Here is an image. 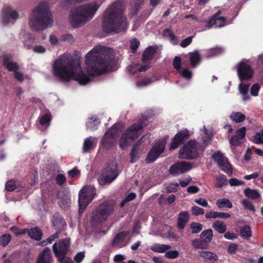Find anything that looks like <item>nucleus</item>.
Segmentation results:
<instances>
[{"label":"nucleus","instance_id":"nucleus-49","mask_svg":"<svg viewBox=\"0 0 263 263\" xmlns=\"http://www.w3.org/2000/svg\"><path fill=\"white\" fill-rule=\"evenodd\" d=\"M190 228L192 233H198L202 229L203 226L200 223L193 222L191 224Z\"/></svg>","mask_w":263,"mask_h":263},{"label":"nucleus","instance_id":"nucleus-46","mask_svg":"<svg viewBox=\"0 0 263 263\" xmlns=\"http://www.w3.org/2000/svg\"><path fill=\"white\" fill-rule=\"evenodd\" d=\"M59 232H57L51 236L47 238L44 241H42L40 243V245L43 246L47 245L48 243H52L55 239H57L59 237Z\"/></svg>","mask_w":263,"mask_h":263},{"label":"nucleus","instance_id":"nucleus-4","mask_svg":"<svg viewBox=\"0 0 263 263\" xmlns=\"http://www.w3.org/2000/svg\"><path fill=\"white\" fill-rule=\"evenodd\" d=\"M99 7L97 3H91L72 10L68 16V22L72 28H80L93 18Z\"/></svg>","mask_w":263,"mask_h":263},{"label":"nucleus","instance_id":"nucleus-18","mask_svg":"<svg viewBox=\"0 0 263 263\" xmlns=\"http://www.w3.org/2000/svg\"><path fill=\"white\" fill-rule=\"evenodd\" d=\"M145 125L143 122H139L132 125L125 132L129 138L134 140L137 138L141 133V130Z\"/></svg>","mask_w":263,"mask_h":263},{"label":"nucleus","instance_id":"nucleus-43","mask_svg":"<svg viewBox=\"0 0 263 263\" xmlns=\"http://www.w3.org/2000/svg\"><path fill=\"white\" fill-rule=\"evenodd\" d=\"M216 205L218 207L221 208L223 207H227L228 208H232V204L231 201L227 198H222L218 199L216 201Z\"/></svg>","mask_w":263,"mask_h":263},{"label":"nucleus","instance_id":"nucleus-36","mask_svg":"<svg viewBox=\"0 0 263 263\" xmlns=\"http://www.w3.org/2000/svg\"><path fill=\"white\" fill-rule=\"evenodd\" d=\"M190 62L192 67H195L200 62V55L197 50L190 53Z\"/></svg>","mask_w":263,"mask_h":263},{"label":"nucleus","instance_id":"nucleus-23","mask_svg":"<svg viewBox=\"0 0 263 263\" xmlns=\"http://www.w3.org/2000/svg\"><path fill=\"white\" fill-rule=\"evenodd\" d=\"M3 64L10 71H15L18 69V65L16 63L11 61L10 56L5 55L3 57Z\"/></svg>","mask_w":263,"mask_h":263},{"label":"nucleus","instance_id":"nucleus-35","mask_svg":"<svg viewBox=\"0 0 263 263\" xmlns=\"http://www.w3.org/2000/svg\"><path fill=\"white\" fill-rule=\"evenodd\" d=\"M28 235L36 240H40L42 237V233L37 228L30 229L28 231Z\"/></svg>","mask_w":263,"mask_h":263},{"label":"nucleus","instance_id":"nucleus-59","mask_svg":"<svg viewBox=\"0 0 263 263\" xmlns=\"http://www.w3.org/2000/svg\"><path fill=\"white\" fill-rule=\"evenodd\" d=\"M229 183L231 186L242 185L245 184V182L240 181L235 178H231L229 181Z\"/></svg>","mask_w":263,"mask_h":263},{"label":"nucleus","instance_id":"nucleus-40","mask_svg":"<svg viewBox=\"0 0 263 263\" xmlns=\"http://www.w3.org/2000/svg\"><path fill=\"white\" fill-rule=\"evenodd\" d=\"M230 118L236 123H240L245 120L246 116L239 112H232L230 115Z\"/></svg>","mask_w":263,"mask_h":263},{"label":"nucleus","instance_id":"nucleus-56","mask_svg":"<svg viewBox=\"0 0 263 263\" xmlns=\"http://www.w3.org/2000/svg\"><path fill=\"white\" fill-rule=\"evenodd\" d=\"M138 67H139L138 64H133L127 67L126 70L128 73L134 74L138 71Z\"/></svg>","mask_w":263,"mask_h":263},{"label":"nucleus","instance_id":"nucleus-63","mask_svg":"<svg viewBox=\"0 0 263 263\" xmlns=\"http://www.w3.org/2000/svg\"><path fill=\"white\" fill-rule=\"evenodd\" d=\"M55 180L58 184L62 185L66 182V179L64 175L60 174L57 176Z\"/></svg>","mask_w":263,"mask_h":263},{"label":"nucleus","instance_id":"nucleus-27","mask_svg":"<svg viewBox=\"0 0 263 263\" xmlns=\"http://www.w3.org/2000/svg\"><path fill=\"white\" fill-rule=\"evenodd\" d=\"M246 197L252 200H257L260 198L261 195L257 190L251 189L249 187L243 191Z\"/></svg>","mask_w":263,"mask_h":263},{"label":"nucleus","instance_id":"nucleus-19","mask_svg":"<svg viewBox=\"0 0 263 263\" xmlns=\"http://www.w3.org/2000/svg\"><path fill=\"white\" fill-rule=\"evenodd\" d=\"M246 133V127H242L237 130V134L233 136L230 140V143L232 148L241 145V140L245 137Z\"/></svg>","mask_w":263,"mask_h":263},{"label":"nucleus","instance_id":"nucleus-62","mask_svg":"<svg viewBox=\"0 0 263 263\" xmlns=\"http://www.w3.org/2000/svg\"><path fill=\"white\" fill-rule=\"evenodd\" d=\"M62 41L67 43H73L74 41V37L70 34H66L61 36Z\"/></svg>","mask_w":263,"mask_h":263},{"label":"nucleus","instance_id":"nucleus-10","mask_svg":"<svg viewBox=\"0 0 263 263\" xmlns=\"http://www.w3.org/2000/svg\"><path fill=\"white\" fill-rule=\"evenodd\" d=\"M198 156L197 143L190 140L182 146L178 153V157L181 159L192 160Z\"/></svg>","mask_w":263,"mask_h":263},{"label":"nucleus","instance_id":"nucleus-22","mask_svg":"<svg viewBox=\"0 0 263 263\" xmlns=\"http://www.w3.org/2000/svg\"><path fill=\"white\" fill-rule=\"evenodd\" d=\"M128 234V232L126 231L122 232L117 234L112 240V246L119 248L125 246L126 243L125 242V239Z\"/></svg>","mask_w":263,"mask_h":263},{"label":"nucleus","instance_id":"nucleus-29","mask_svg":"<svg viewBox=\"0 0 263 263\" xmlns=\"http://www.w3.org/2000/svg\"><path fill=\"white\" fill-rule=\"evenodd\" d=\"M189 213L187 212H181L179 214L177 221L178 227L180 229H183L189 220Z\"/></svg>","mask_w":263,"mask_h":263},{"label":"nucleus","instance_id":"nucleus-50","mask_svg":"<svg viewBox=\"0 0 263 263\" xmlns=\"http://www.w3.org/2000/svg\"><path fill=\"white\" fill-rule=\"evenodd\" d=\"M151 83L152 80L150 78H145L140 81H137L136 83V85L137 87L141 88L149 85Z\"/></svg>","mask_w":263,"mask_h":263},{"label":"nucleus","instance_id":"nucleus-8","mask_svg":"<svg viewBox=\"0 0 263 263\" xmlns=\"http://www.w3.org/2000/svg\"><path fill=\"white\" fill-rule=\"evenodd\" d=\"M119 174L116 163L112 162L102 170V173L98 178V181L101 185L110 183L118 177Z\"/></svg>","mask_w":263,"mask_h":263},{"label":"nucleus","instance_id":"nucleus-5","mask_svg":"<svg viewBox=\"0 0 263 263\" xmlns=\"http://www.w3.org/2000/svg\"><path fill=\"white\" fill-rule=\"evenodd\" d=\"M47 3H40L33 10L29 20V25L32 30H40L51 26L52 20Z\"/></svg>","mask_w":263,"mask_h":263},{"label":"nucleus","instance_id":"nucleus-53","mask_svg":"<svg viewBox=\"0 0 263 263\" xmlns=\"http://www.w3.org/2000/svg\"><path fill=\"white\" fill-rule=\"evenodd\" d=\"M221 13L220 11H218L217 13L214 14L213 16V18H216L218 21H219L220 24L219 25H218V27L220 28L225 25V21L226 18L224 17H220L219 16V15Z\"/></svg>","mask_w":263,"mask_h":263},{"label":"nucleus","instance_id":"nucleus-6","mask_svg":"<svg viewBox=\"0 0 263 263\" xmlns=\"http://www.w3.org/2000/svg\"><path fill=\"white\" fill-rule=\"evenodd\" d=\"M114 211V205L110 202H104L98 205L92 212L91 223L93 225L106 221Z\"/></svg>","mask_w":263,"mask_h":263},{"label":"nucleus","instance_id":"nucleus-44","mask_svg":"<svg viewBox=\"0 0 263 263\" xmlns=\"http://www.w3.org/2000/svg\"><path fill=\"white\" fill-rule=\"evenodd\" d=\"M144 0H133L132 11L134 14H136L143 4Z\"/></svg>","mask_w":263,"mask_h":263},{"label":"nucleus","instance_id":"nucleus-16","mask_svg":"<svg viewBox=\"0 0 263 263\" xmlns=\"http://www.w3.org/2000/svg\"><path fill=\"white\" fill-rule=\"evenodd\" d=\"M70 245L69 238H65L54 243L52 246V250L57 257L65 255L69 251Z\"/></svg>","mask_w":263,"mask_h":263},{"label":"nucleus","instance_id":"nucleus-41","mask_svg":"<svg viewBox=\"0 0 263 263\" xmlns=\"http://www.w3.org/2000/svg\"><path fill=\"white\" fill-rule=\"evenodd\" d=\"M19 186V183L14 180H10L5 184V189L9 192L13 191Z\"/></svg>","mask_w":263,"mask_h":263},{"label":"nucleus","instance_id":"nucleus-31","mask_svg":"<svg viewBox=\"0 0 263 263\" xmlns=\"http://www.w3.org/2000/svg\"><path fill=\"white\" fill-rule=\"evenodd\" d=\"M132 138H129L126 133H124L121 135L119 140V146L122 149L128 147L131 143Z\"/></svg>","mask_w":263,"mask_h":263},{"label":"nucleus","instance_id":"nucleus-61","mask_svg":"<svg viewBox=\"0 0 263 263\" xmlns=\"http://www.w3.org/2000/svg\"><path fill=\"white\" fill-rule=\"evenodd\" d=\"M260 85L257 84H253L250 89L251 94L253 96H257L258 94V91L260 89Z\"/></svg>","mask_w":263,"mask_h":263},{"label":"nucleus","instance_id":"nucleus-34","mask_svg":"<svg viewBox=\"0 0 263 263\" xmlns=\"http://www.w3.org/2000/svg\"><path fill=\"white\" fill-rule=\"evenodd\" d=\"M192 245L195 249H205L208 248L209 246L202 239H195L192 240Z\"/></svg>","mask_w":263,"mask_h":263},{"label":"nucleus","instance_id":"nucleus-45","mask_svg":"<svg viewBox=\"0 0 263 263\" xmlns=\"http://www.w3.org/2000/svg\"><path fill=\"white\" fill-rule=\"evenodd\" d=\"M252 141L257 144H263V129L260 132L257 133L253 137Z\"/></svg>","mask_w":263,"mask_h":263},{"label":"nucleus","instance_id":"nucleus-57","mask_svg":"<svg viewBox=\"0 0 263 263\" xmlns=\"http://www.w3.org/2000/svg\"><path fill=\"white\" fill-rule=\"evenodd\" d=\"M192 213L195 216L204 214V211L203 209L197 206H193L191 209Z\"/></svg>","mask_w":263,"mask_h":263},{"label":"nucleus","instance_id":"nucleus-15","mask_svg":"<svg viewBox=\"0 0 263 263\" xmlns=\"http://www.w3.org/2000/svg\"><path fill=\"white\" fill-rule=\"evenodd\" d=\"M192 168V164L189 162L179 161L171 165L168 170L170 174L178 176L183 174Z\"/></svg>","mask_w":263,"mask_h":263},{"label":"nucleus","instance_id":"nucleus-9","mask_svg":"<svg viewBox=\"0 0 263 263\" xmlns=\"http://www.w3.org/2000/svg\"><path fill=\"white\" fill-rule=\"evenodd\" d=\"M249 61L248 60H243L236 65L237 74L241 82L249 81L254 76V70L249 64Z\"/></svg>","mask_w":263,"mask_h":263},{"label":"nucleus","instance_id":"nucleus-26","mask_svg":"<svg viewBox=\"0 0 263 263\" xmlns=\"http://www.w3.org/2000/svg\"><path fill=\"white\" fill-rule=\"evenodd\" d=\"M249 84H245L243 82H241L238 86L239 92L242 95V100L243 101H247L250 100V97L248 95V90Z\"/></svg>","mask_w":263,"mask_h":263},{"label":"nucleus","instance_id":"nucleus-17","mask_svg":"<svg viewBox=\"0 0 263 263\" xmlns=\"http://www.w3.org/2000/svg\"><path fill=\"white\" fill-rule=\"evenodd\" d=\"M190 137L189 131L184 129L178 132L173 138L170 146V149H174L183 142V141Z\"/></svg>","mask_w":263,"mask_h":263},{"label":"nucleus","instance_id":"nucleus-28","mask_svg":"<svg viewBox=\"0 0 263 263\" xmlns=\"http://www.w3.org/2000/svg\"><path fill=\"white\" fill-rule=\"evenodd\" d=\"M230 214L228 213L218 212L212 211H211L209 213L205 215V217L206 219L217 218L227 219L230 217Z\"/></svg>","mask_w":263,"mask_h":263},{"label":"nucleus","instance_id":"nucleus-3","mask_svg":"<svg viewBox=\"0 0 263 263\" xmlns=\"http://www.w3.org/2000/svg\"><path fill=\"white\" fill-rule=\"evenodd\" d=\"M123 2L117 1L113 3L105 11L103 15V29L106 32H119L124 31L127 22L123 11Z\"/></svg>","mask_w":263,"mask_h":263},{"label":"nucleus","instance_id":"nucleus-20","mask_svg":"<svg viewBox=\"0 0 263 263\" xmlns=\"http://www.w3.org/2000/svg\"><path fill=\"white\" fill-rule=\"evenodd\" d=\"M197 254L199 257L206 263H215L218 259L217 255L211 251H199Z\"/></svg>","mask_w":263,"mask_h":263},{"label":"nucleus","instance_id":"nucleus-1","mask_svg":"<svg viewBox=\"0 0 263 263\" xmlns=\"http://www.w3.org/2000/svg\"><path fill=\"white\" fill-rule=\"evenodd\" d=\"M52 68L54 76L62 81L73 79L80 85H85L90 81V77L82 71L80 60L74 59L70 54L60 55L54 61Z\"/></svg>","mask_w":263,"mask_h":263},{"label":"nucleus","instance_id":"nucleus-30","mask_svg":"<svg viewBox=\"0 0 263 263\" xmlns=\"http://www.w3.org/2000/svg\"><path fill=\"white\" fill-rule=\"evenodd\" d=\"M96 142L97 140L95 138H92V137L86 138L83 143V153L89 152L93 146L96 145Z\"/></svg>","mask_w":263,"mask_h":263},{"label":"nucleus","instance_id":"nucleus-25","mask_svg":"<svg viewBox=\"0 0 263 263\" xmlns=\"http://www.w3.org/2000/svg\"><path fill=\"white\" fill-rule=\"evenodd\" d=\"M53 226L58 232H60L63 230L66 226L64 220L60 216H56L52 220Z\"/></svg>","mask_w":263,"mask_h":263},{"label":"nucleus","instance_id":"nucleus-64","mask_svg":"<svg viewBox=\"0 0 263 263\" xmlns=\"http://www.w3.org/2000/svg\"><path fill=\"white\" fill-rule=\"evenodd\" d=\"M173 66L177 70L181 68V58L179 57H175L173 61Z\"/></svg>","mask_w":263,"mask_h":263},{"label":"nucleus","instance_id":"nucleus-37","mask_svg":"<svg viewBox=\"0 0 263 263\" xmlns=\"http://www.w3.org/2000/svg\"><path fill=\"white\" fill-rule=\"evenodd\" d=\"M212 227L219 233H223L227 230V226L223 222L217 220L213 223Z\"/></svg>","mask_w":263,"mask_h":263},{"label":"nucleus","instance_id":"nucleus-32","mask_svg":"<svg viewBox=\"0 0 263 263\" xmlns=\"http://www.w3.org/2000/svg\"><path fill=\"white\" fill-rule=\"evenodd\" d=\"M171 248V247L169 245L159 243L154 244L151 247V249L152 251L161 253L165 252L166 251L170 250Z\"/></svg>","mask_w":263,"mask_h":263},{"label":"nucleus","instance_id":"nucleus-54","mask_svg":"<svg viewBox=\"0 0 263 263\" xmlns=\"http://www.w3.org/2000/svg\"><path fill=\"white\" fill-rule=\"evenodd\" d=\"M140 45V42L137 39H134L130 42V47L132 52L135 53Z\"/></svg>","mask_w":263,"mask_h":263},{"label":"nucleus","instance_id":"nucleus-48","mask_svg":"<svg viewBox=\"0 0 263 263\" xmlns=\"http://www.w3.org/2000/svg\"><path fill=\"white\" fill-rule=\"evenodd\" d=\"M11 240V236L9 234L3 235L0 238V243L3 247L7 246Z\"/></svg>","mask_w":263,"mask_h":263},{"label":"nucleus","instance_id":"nucleus-42","mask_svg":"<svg viewBox=\"0 0 263 263\" xmlns=\"http://www.w3.org/2000/svg\"><path fill=\"white\" fill-rule=\"evenodd\" d=\"M100 123V122L97 118L92 117L89 119L86 126L88 129H89L91 130H94L96 129V126H97Z\"/></svg>","mask_w":263,"mask_h":263},{"label":"nucleus","instance_id":"nucleus-24","mask_svg":"<svg viewBox=\"0 0 263 263\" xmlns=\"http://www.w3.org/2000/svg\"><path fill=\"white\" fill-rule=\"evenodd\" d=\"M157 47H149L144 52L142 58L143 63H149L153 58V56L156 52Z\"/></svg>","mask_w":263,"mask_h":263},{"label":"nucleus","instance_id":"nucleus-13","mask_svg":"<svg viewBox=\"0 0 263 263\" xmlns=\"http://www.w3.org/2000/svg\"><path fill=\"white\" fill-rule=\"evenodd\" d=\"M166 145V140H162L157 142L149 151L146 158L147 163H151L155 161L164 152Z\"/></svg>","mask_w":263,"mask_h":263},{"label":"nucleus","instance_id":"nucleus-12","mask_svg":"<svg viewBox=\"0 0 263 263\" xmlns=\"http://www.w3.org/2000/svg\"><path fill=\"white\" fill-rule=\"evenodd\" d=\"M19 17L18 12L11 6L5 7L2 11L1 23L6 26L9 23L14 22Z\"/></svg>","mask_w":263,"mask_h":263},{"label":"nucleus","instance_id":"nucleus-52","mask_svg":"<svg viewBox=\"0 0 263 263\" xmlns=\"http://www.w3.org/2000/svg\"><path fill=\"white\" fill-rule=\"evenodd\" d=\"M51 120L50 116L48 114H46L41 117L39 119V122L42 125H47L50 124Z\"/></svg>","mask_w":263,"mask_h":263},{"label":"nucleus","instance_id":"nucleus-2","mask_svg":"<svg viewBox=\"0 0 263 263\" xmlns=\"http://www.w3.org/2000/svg\"><path fill=\"white\" fill-rule=\"evenodd\" d=\"M114 59L113 50L101 45L95 46L85 56L89 76L103 74L109 69Z\"/></svg>","mask_w":263,"mask_h":263},{"label":"nucleus","instance_id":"nucleus-39","mask_svg":"<svg viewBox=\"0 0 263 263\" xmlns=\"http://www.w3.org/2000/svg\"><path fill=\"white\" fill-rule=\"evenodd\" d=\"M146 136H147L146 135L143 136L140 139V140L135 145H134L133 146V149L130 152V158H131L130 162L131 163H133L136 161V160L137 159V156H136L137 148L138 146L140 144V143L144 141V140L146 138Z\"/></svg>","mask_w":263,"mask_h":263},{"label":"nucleus","instance_id":"nucleus-21","mask_svg":"<svg viewBox=\"0 0 263 263\" xmlns=\"http://www.w3.org/2000/svg\"><path fill=\"white\" fill-rule=\"evenodd\" d=\"M53 258L50 249L46 247L37 257L36 263H51Z\"/></svg>","mask_w":263,"mask_h":263},{"label":"nucleus","instance_id":"nucleus-55","mask_svg":"<svg viewBox=\"0 0 263 263\" xmlns=\"http://www.w3.org/2000/svg\"><path fill=\"white\" fill-rule=\"evenodd\" d=\"M179 186L178 183H170L165 188L167 193H174L176 192Z\"/></svg>","mask_w":263,"mask_h":263},{"label":"nucleus","instance_id":"nucleus-14","mask_svg":"<svg viewBox=\"0 0 263 263\" xmlns=\"http://www.w3.org/2000/svg\"><path fill=\"white\" fill-rule=\"evenodd\" d=\"M212 157L222 171L229 176L232 174L231 166L228 162V158L222 153L217 152L213 155Z\"/></svg>","mask_w":263,"mask_h":263},{"label":"nucleus","instance_id":"nucleus-51","mask_svg":"<svg viewBox=\"0 0 263 263\" xmlns=\"http://www.w3.org/2000/svg\"><path fill=\"white\" fill-rule=\"evenodd\" d=\"M213 137V135L211 132H209L207 129H205L204 135L202 137V140L204 145H206Z\"/></svg>","mask_w":263,"mask_h":263},{"label":"nucleus","instance_id":"nucleus-60","mask_svg":"<svg viewBox=\"0 0 263 263\" xmlns=\"http://www.w3.org/2000/svg\"><path fill=\"white\" fill-rule=\"evenodd\" d=\"M179 256V252L177 250L170 251L165 253V256L167 258L174 259Z\"/></svg>","mask_w":263,"mask_h":263},{"label":"nucleus","instance_id":"nucleus-7","mask_svg":"<svg viewBox=\"0 0 263 263\" xmlns=\"http://www.w3.org/2000/svg\"><path fill=\"white\" fill-rule=\"evenodd\" d=\"M96 195L95 188L91 186L84 187L79 194V213H82Z\"/></svg>","mask_w":263,"mask_h":263},{"label":"nucleus","instance_id":"nucleus-47","mask_svg":"<svg viewBox=\"0 0 263 263\" xmlns=\"http://www.w3.org/2000/svg\"><path fill=\"white\" fill-rule=\"evenodd\" d=\"M240 234L242 237L245 238H249L251 235V228L248 226H246L240 229Z\"/></svg>","mask_w":263,"mask_h":263},{"label":"nucleus","instance_id":"nucleus-11","mask_svg":"<svg viewBox=\"0 0 263 263\" xmlns=\"http://www.w3.org/2000/svg\"><path fill=\"white\" fill-rule=\"evenodd\" d=\"M124 126L122 123H118L112 126L111 129L107 131L102 139V144L104 147L108 148L115 143L119 130Z\"/></svg>","mask_w":263,"mask_h":263},{"label":"nucleus","instance_id":"nucleus-58","mask_svg":"<svg viewBox=\"0 0 263 263\" xmlns=\"http://www.w3.org/2000/svg\"><path fill=\"white\" fill-rule=\"evenodd\" d=\"M242 204L247 209L253 212L255 211V208L252 203L247 199H243L241 201Z\"/></svg>","mask_w":263,"mask_h":263},{"label":"nucleus","instance_id":"nucleus-33","mask_svg":"<svg viewBox=\"0 0 263 263\" xmlns=\"http://www.w3.org/2000/svg\"><path fill=\"white\" fill-rule=\"evenodd\" d=\"M200 237L209 245L213 237L212 230L208 229L202 231L200 234Z\"/></svg>","mask_w":263,"mask_h":263},{"label":"nucleus","instance_id":"nucleus-38","mask_svg":"<svg viewBox=\"0 0 263 263\" xmlns=\"http://www.w3.org/2000/svg\"><path fill=\"white\" fill-rule=\"evenodd\" d=\"M228 183L227 177L223 174H219L216 177L215 186L222 187L226 186Z\"/></svg>","mask_w":263,"mask_h":263}]
</instances>
